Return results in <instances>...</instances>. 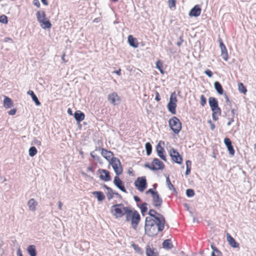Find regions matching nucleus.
<instances>
[{
	"instance_id": "864d4df0",
	"label": "nucleus",
	"mask_w": 256,
	"mask_h": 256,
	"mask_svg": "<svg viewBox=\"0 0 256 256\" xmlns=\"http://www.w3.org/2000/svg\"><path fill=\"white\" fill-rule=\"evenodd\" d=\"M87 171L93 172H94V169L93 166L92 165L89 166L87 168Z\"/></svg>"
},
{
	"instance_id": "338daca9",
	"label": "nucleus",
	"mask_w": 256,
	"mask_h": 256,
	"mask_svg": "<svg viewBox=\"0 0 256 256\" xmlns=\"http://www.w3.org/2000/svg\"><path fill=\"white\" fill-rule=\"evenodd\" d=\"M134 200L136 202H140V198L138 196H134Z\"/></svg>"
},
{
	"instance_id": "9b49d317",
	"label": "nucleus",
	"mask_w": 256,
	"mask_h": 256,
	"mask_svg": "<svg viewBox=\"0 0 256 256\" xmlns=\"http://www.w3.org/2000/svg\"><path fill=\"white\" fill-rule=\"evenodd\" d=\"M98 172L99 174L100 178L104 182H108L110 180L111 177L110 176V172L104 169H99L98 170Z\"/></svg>"
},
{
	"instance_id": "cd10ccee",
	"label": "nucleus",
	"mask_w": 256,
	"mask_h": 256,
	"mask_svg": "<svg viewBox=\"0 0 256 256\" xmlns=\"http://www.w3.org/2000/svg\"><path fill=\"white\" fill-rule=\"evenodd\" d=\"M92 194L95 196L98 201H102L105 198L104 193L100 191H95L92 192Z\"/></svg>"
},
{
	"instance_id": "37998d69",
	"label": "nucleus",
	"mask_w": 256,
	"mask_h": 256,
	"mask_svg": "<svg viewBox=\"0 0 256 256\" xmlns=\"http://www.w3.org/2000/svg\"><path fill=\"white\" fill-rule=\"evenodd\" d=\"M0 22L4 24H6L8 22L7 16L4 14L0 16Z\"/></svg>"
},
{
	"instance_id": "7c9ffc66",
	"label": "nucleus",
	"mask_w": 256,
	"mask_h": 256,
	"mask_svg": "<svg viewBox=\"0 0 256 256\" xmlns=\"http://www.w3.org/2000/svg\"><path fill=\"white\" fill-rule=\"evenodd\" d=\"M209 104L211 109L218 106V102L216 99L213 97L209 98Z\"/></svg>"
},
{
	"instance_id": "13d9d810",
	"label": "nucleus",
	"mask_w": 256,
	"mask_h": 256,
	"mask_svg": "<svg viewBox=\"0 0 256 256\" xmlns=\"http://www.w3.org/2000/svg\"><path fill=\"white\" fill-rule=\"evenodd\" d=\"M224 96L225 99L226 100V102L227 103H230V99H229L228 95L225 93V94H224Z\"/></svg>"
},
{
	"instance_id": "0eeeda50",
	"label": "nucleus",
	"mask_w": 256,
	"mask_h": 256,
	"mask_svg": "<svg viewBox=\"0 0 256 256\" xmlns=\"http://www.w3.org/2000/svg\"><path fill=\"white\" fill-rule=\"evenodd\" d=\"M134 185L136 188L140 192H144L147 188V180L146 176L138 177L134 181Z\"/></svg>"
},
{
	"instance_id": "e2e57ef3",
	"label": "nucleus",
	"mask_w": 256,
	"mask_h": 256,
	"mask_svg": "<svg viewBox=\"0 0 256 256\" xmlns=\"http://www.w3.org/2000/svg\"><path fill=\"white\" fill-rule=\"evenodd\" d=\"M191 168H186V174L188 175L190 172Z\"/></svg>"
},
{
	"instance_id": "a19ab883",
	"label": "nucleus",
	"mask_w": 256,
	"mask_h": 256,
	"mask_svg": "<svg viewBox=\"0 0 256 256\" xmlns=\"http://www.w3.org/2000/svg\"><path fill=\"white\" fill-rule=\"evenodd\" d=\"M206 103V100L204 95H201L200 96V104L202 106H204Z\"/></svg>"
},
{
	"instance_id": "f03ea898",
	"label": "nucleus",
	"mask_w": 256,
	"mask_h": 256,
	"mask_svg": "<svg viewBox=\"0 0 256 256\" xmlns=\"http://www.w3.org/2000/svg\"><path fill=\"white\" fill-rule=\"evenodd\" d=\"M125 218L126 221L130 223L132 228L136 230L141 220L139 212L135 209L130 207L126 212Z\"/></svg>"
},
{
	"instance_id": "774afa93",
	"label": "nucleus",
	"mask_w": 256,
	"mask_h": 256,
	"mask_svg": "<svg viewBox=\"0 0 256 256\" xmlns=\"http://www.w3.org/2000/svg\"><path fill=\"white\" fill-rule=\"evenodd\" d=\"M211 256H220V255L216 254L214 252H212Z\"/></svg>"
},
{
	"instance_id": "b1692460",
	"label": "nucleus",
	"mask_w": 256,
	"mask_h": 256,
	"mask_svg": "<svg viewBox=\"0 0 256 256\" xmlns=\"http://www.w3.org/2000/svg\"><path fill=\"white\" fill-rule=\"evenodd\" d=\"M14 103L11 98L6 96H4V106L6 108H9L13 106Z\"/></svg>"
},
{
	"instance_id": "ddd939ff",
	"label": "nucleus",
	"mask_w": 256,
	"mask_h": 256,
	"mask_svg": "<svg viewBox=\"0 0 256 256\" xmlns=\"http://www.w3.org/2000/svg\"><path fill=\"white\" fill-rule=\"evenodd\" d=\"M218 42L220 43V46L221 50V56L222 58L225 60L227 61L228 59V54L226 46L224 44L221 38H219Z\"/></svg>"
},
{
	"instance_id": "7ed1b4c3",
	"label": "nucleus",
	"mask_w": 256,
	"mask_h": 256,
	"mask_svg": "<svg viewBox=\"0 0 256 256\" xmlns=\"http://www.w3.org/2000/svg\"><path fill=\"white\" fill-rule=\"evenodd\" d=\"M130 206H124L122 204L113 205L110 208V212L116 218H122L126 216Z\"/></svg>"
},
{
	"instance_id": "39448f33",
	"label": "nucleus",
	"mask_w": 256,
	"mask_h": 256,
	"mask_svg": "<svg viewBox=\"0 0 256 256\" xmlns=\"http://www.w3.org/2000/svg\"><path fill=\"white\" fill-rule=\"evenodd\" d=\"M145 168H148L153 171L163 170L164 168V164L157 158H154L152 162L145 164Z\"/></svg>"
},
{
	"instance_id": "09e8293b",
	"label": "nucleus",
	"mask_w": 256,
	"mask_h": 256,
	"mask_svg": "<svg viewBox=\"0 0 256 256\" xmlns=\"http://www.w3.org/2000/svg\"><path fill=\"white\" fill-rule=\"evenodd\" d=\"M16 108H13V109H12L10 110H9L8 112V114H10V115H14L16 114Z\"/></svg>"
},
{
	"instance_id": "79ce46f5",
	"label": "nucleus",
	"mask_w": 256,
	"mask_h": 256,
	"mask_svg": "<svg viewBox=\"0 0 256 256\" xmlns=\"http://www.w3.org/2000/svg\"><path fill=\"white\" fill-rule=\"evenodd\" d=\"M211 248H212V250H213L212 252H214L216 254L220 255V256L222 255L221 252L216 248V247L214 244H212L211 245Z\"/></svg>"
},
{
	"instance_id": "58836bf2",
	"label": "nucleus",
	"mask_w": 256,
	"mask_h": 256,
	"mask_svg": "<svg viewBox=\"0 0 256 256\" xmlns=\"http://www.w3.org/2000/svg\"><path fill=\"white\" fill-rule=\"evenodd\" d=\"M145 146L147 155H150L152 151V146L150 142H148L146 144Z\"/></svg>"
},
{
	"instance_id": "423d86ee",
	"label": "nucleus",
	"mask_w": 256,
	"mask_h": 256,
	"mask_svg": "<svg viewBox=\"0 0 256 256\" xmlns=\"http://www.w3.org/2000/svg\"><path fill=\"white\" fill-rule=\"evenodd\" d=\"M169 126L173 132L178 134L182 130V123L176 116H172L168 121Z\"/></svg>"
},
{
	"instance_id": "052dcab7",
	"label": "nucleus",
	"mask_w": 256,
	"mask_h": 256,
	"mask_svg": "<svg viewBox=\"0 0 256 256\" xmlns=\"http://www.w3.org/2000/svg\"><path fill=\"white\" fill-rule=\"evenodd\" d=\"M18 256H23L20 249H18L17 252Z\"/></svg>"
},
{
	"instance_id": "bb28decb",
	"label": "nucleus",
	"mask_w": 256,
	"mask_h": 256,
	"mask_svg": "<svg viewBox=\"0 0 256 256\" xmlns=\"http://www.w3.org/2000/svg\"><path fill=\"white\" fill-rule=\"evenodd\" d=\"M214 86L216 90L219 94L222 95L224 94V91L222 84L218 82H215Z\"/></svg>"
},
{
	"instance_id": "5fc2aeb1",
	"label": "nucleus",
	"mask_w": 256,
	"mask_h": 256,
	"mask_svg": "<svg viewBox=\"0 0 256 256\" xmlns=\"http://www.w3.org/2000/svg\"><path fill=\"white\" fill-rule=\"evenodd\" d=\"M180 41L177 42V45L180 46L182 45V42H183L184 40L182 38V36H180Z\"/></svg>"
},
{
	"instance_id": "4be33fe9",
	"label": "nucleus",
	"mask_w": 256,
	"mask_h": 256,
	"mask_svg": "<svg viewBox=\"0 0 256 256\" xmlns=\"http://www.w3.org/2000/svg\"><path fill=\"white\" fill-rule=\"evenodd\" d=\"M212 112V116L214 120H217L218 117L221 115L222 111L219 106L211 109Z\"/></svg>"
},
{
	"instance_id": "473e14b6",
	"label": "nucleus",
	"mask_w": 256,
	"mask_h": 256,
	"mask_svg": "<svg viewBox=\"0 0 256 256\" xmlns=\"http://www.w3.org/2000/svg\"><path fill=\"white\" fill-rule=\"evenodd\" d=\"M27 250L30 256H36V250L34 245H30L28 246Z\"/></svg>"
},
{
	"instance_id": "412c9836",
	"label": "nucleus",
	"mask_w": 256,
	"mask_h": 256,
	"mask_svg": "<svg viewBox=\"0 0 256 256\" xmlns=\"http://www.w3.org/2000/svg\"><path fill=\"white\" fill-rule=\"evenodd\" d=\"M128 42L130 45L134 48L138 46L139 43L136 38H134L132 35L128 36Z\"/></svg>"
},
{
	"instance_id": "8fccbe9b",
	"label": "nucleus",
	"mask_w": 256,
	"mask_h": 256,
	"mask_svg": "<svg viewBox=\"0 0 256 256\" xmlns=\"http://www.w3.org/2000/svg\"><path fill=\"white\" fill-rule=\"evenodd\" d=\"M33 4L38 8H40V2L38 0H34Z\"/></svg>"
},
{
	"instance_id": "5701e85b",
	"label": "nucleus",
	"mask_w": 256,
	"mask_h": 256,
	"mask_svg": "<svg viewBox=\"0 0 256 256\" xmlns=\"http://www.w3.org/2000/svg\"><path fill=\"white\" fill-rule=\"evenodd\" d=\"M74 117L77 122H80L84 120L85 114L80 110H76L74 114Z\"/></svg>"
},
{
	"instance_id": "603ef678",
	"label": "nucleus",
	"mask_w": 256,
	"mask_h": 256,
	"mask_svg": "<svg viewBox=\"0 0 256 256\" xmlns=\"http://www.w3.org/2000/svg\"><path fill=\"white\" fill-rule=\"evenodd\" d=\"M156 98H155V100L157 101V102H159L160 101V95L158 93V92L156 91Z\"/></svg>"
},
{
	"instance_id": "9d476101",
	"label": "nucleus",
	"mask_w": 256,
	"mask_h": 256,
	"mask_svg": "<svg viewBox=\"0 0 256 256\" xmlns=\"http://www.w3.org/2000/svg\"><path fill=\"white\" fill-rule=\"evenodd\" d=\"M108 100L113 106H116L120 104L121 98L116 92L110 94L108 96Z\"/></svg>"
},
{
	"instance_id": "4d7b16f0",
	"label": "nucleus",
	"mask_w": 256,
	"mask_h": 256,
	"mask_svg": "<svg viewBox=\"0 0 256 256\" xmlns=\"http://www.w3.org/2000/svg\"><path fill=\"white\" fill-rule=\"evenodd\" d=\"M34 144L38 146H40L42 144V142L40 140H34Z\"/></svg>"
},
{
	"instance_id": "3c124183",
	"label": "nucleus",
	"mask_w": 256,
	"mask_h": 256,
	"mask_svg": "<svg viewBox=\"0 0 256 256\" xmlns=\"http://www.w3.org/2000/svg\"><path fill=\"white\" fill-rule=\"evenodd\" d=\"M186 168H191L192 162L190 160H186Z\"/></svg>"
},
{
	"instance_id": "4468645a",
	"label": "nucleus",
	"mask_w": 256,
	"mask_h": 256,
	"mask_svg": "<svg viewBox=\"0 0 256 256\" xmlns=\"http://www.w3.org/2000/svg\"><path fill=\"white\" fill-rule=\"evenodd\" d=\"M226 240L230 246L233 248H240V244L236 242L234 238L229 234H226Z\"/></svg>"
},
{
	"instance_id": "72a5a7b5",
	"label": "nucleus",
	"mask_w": 256,
	"mask_h": 256,
	"mask_svg": "<svg viewBox=\"0 0 256 256\" xmlns=\"http://www.w3.org/2000/svg\"><path fill=\"white\" fill-rule=\"evenodd\" d=\"M162 246L164 248L170 249L172 247V244L170 240H164L162 243Z\"/></svg>"
},
{
	"instance_id": "4c0bfd02",
	"label": "nucleus",
	"mask_w": 256,
	"mask_h": 256,
	"mask_svg": "<svg viewBox=\"0 0 256 256\" xmlns=\"http://www.w3.org/2000/svg\"><path fill=\"white\" fill-rule=\"evenodd\" d=\"M238 90L244 94H246L247 92V90L246 87L244 86V84L242 82H240L238 84Z\"/></svg>"
},
{
	"instance_id": "6ab92c4d",
	"label": "nucleus",
	"mask_w": 256,
	"mask_h": 256,
	"mask_svg": "<svg viewBox=\"0 0 256 256\" xmlns=\"http://www.w3.org/2000/svg\"><path fill=\"white\" fill-rule=\"evenodd\" d=\"M146 256H159V254L156 249L151 248L149 245L146 246Z\"/></svg>"
},
{
	"instance_id": "f8f14e48",
	"label": "nucleus",
	"mask_w": 256,
	"mask_h": 256,
	"mask_svg": "<svg viewBox=\"0 0 256 256\" xmlns=\"http://www.w3.org/2000/svg\"><path fill=\"white\" fill-rule=\"evenodd\" d=\"M100 150L101 155L106 159L109 163L112 161V159L114 158V153L110 150H108L104 148H100Z\"/></svg>"
},
{
	"instance_id": "6e6552de",
	"label": "nucleus",
	"mask_w": 256,
	"mask_h": 256,
	"mask_svg": "<svg viewBox=\"0 0 256 256\" xmlns=\"http://www.w3.org/2000/svg\"><path fill=\"white\" fill-rule=\"evenodd\" d=\"M109 164L112 166L115 173L117 176H120L122 173V166L120 160L118 158H114L112 161L110 162Z\"/></svg>"
},
{
	"instance_id": "dca6fc26",
	"label": "nucleus",
	"mask_w": 256,
	"mask_h": 256,
	"mask_svg": "<svg viewBox=\"0 0 256 256\" xmlns=\"http://www.w3.org/2000/svg\"><path fill=\"white\" fill-rule=\"evenodd\" d=\"M162 142L161 141L159 142V143L156 146V150L157 152L158 156L162 160L166 162V158L164 154V148L160 145ZM162 144H164V142H162Z\"/></svg>"
},
{
	"instance_id": "0e129e2a",
	"label": "nucleus",
	"mask_w": 256,
	"mask_h": 256,
	"mask_svg": "<svg viewBox=\"0 0 256 256\" xmlns=\"http://www.w3.org/2000/svg\"><path fill=\"white\" fill-rule=\"evenodd\" d=\"M166 182L168 184H170L172 186H173L172 185V184L170 182V181L168 177L166 178Z\"/></svg>"
},
{
	"instance_id": "680f3d73",
	"label": "nucleus",
	"mask_w": 256,
	"mask_h": 256,
	"mask_svg": "<svg viewBox=\"0 0 256 256\" xmlns=\"http://www.w3.org/2000/svg\"><path fill=\"white\" fill-rule=\"evenodd\" d=\"M41 1L42 2V4L45 6H48V4L47 0H41Z\"/></svg>"
},
{
	"instance_id": "1a4fd4ad",
	"label": "nucleus",
	"mask_w": 256,
	"mask_h": 256,
	"mask_svg": "<svg viewBox=\"0 0 256 256\" xmlns=\"http://www.w3.org/2000/svg\"><path fill=\"white\" fill-rule=\"evenodd\" d=\"M170 155L172 160L178 164H181L182 162V158L179 152L174 148H172L170 150Z\"/></svg>"
},
{
	"instance_id": "aec40b11",
	"label": "nucleus",
	"mask_w": 256,
	"mask_h": 256,
	"mask_svg": "<svg viewBox=\"0 0 256 256\" xmlns=\"http://www.w3.org/2000/svg\"><path fill=\"white\" fill-rule=\"evenodd\" d=\"M148 214L150 216V217L153 218L155 220V221L158 222V220L160 218L164 219V217L160 214L158 213L155 210L150 209L149 210Z\"/></svg>"
},
{
	"instance_id": "2eb2a0df",
	"label": "nucleus",
	"mask_w": 256,
	"mask_h": 256,
	"mask_svg": "<svg viewBox=\"0 0 256 256\" xmlns=\"http://www.w3.org/2000/svg\"><path fill=\"white\" fill-rule=\"evenodd\" d=\"M114 183L122 192L126 193L127 192L126 190L124 184V182L120 179L118 176H116L114 178Z\"/></svg>"
},
{
	"instance_id": "c756f323",
	"label": "nucleus",
	"mask_w": 256,
	"mask_h": 256,
	"mask_svg": "<svg viewBox=\"0 0 256 256\" xmlns=\"http://www.w3.org/2000/svg\"><path fill=\"white\" fill-rule=\"evenodd\" d=\"M36 16L38 22H41L42 20L46 18V14L43 10L38 11L36 13Z\"/></svg>"
},
{
	"instance_id": "69168bd1",
	"label": "nucleus",
	"mask_w": 256,
	"mask_h": 256,
	"mask_svg": "<svg viewBox=\"0 0 256 256\" xmlns=\"http://www.w3.org/2000/svg\"><path fill=\"white\" fill-rule=\"evenodd\" d=\"M62 202H58V208L60 210L62 209Z\"/></svg>"
},
{
	"instance_id": "f257e3e1",
	"label": "nucleus",
	"mask_w": 256,
	"mask_h": 256,
	"mask_svg": "<svg viewBox=\"0 0 256 256\" xmlns=\"http://www.w3.org/2000/svg\"><path fill=\"white\" fill-rule=\"evenodd\" d=\"M166 223L165 219L160 218L157 221L153 218L146 217L145 221V233L149 236H154L160 232L164 230Z\"/></svg>"
},
{
	"instance_id": "a18cd8bd",
	"label": "nucleus",
	"mask_w": 256,
	"mask_h": 256,
	"mask_svg": "<svg viewBox=\"0 0 256 256\" xmlns=\"http://www.w3.org/2000/svg\"><path fill=\"white\" fill-rule=\"evenodd\" d=\"M186 194L188 196L192 197L194 195V192L192 189H188L186 191Z\"/></svg>"
},
{
	"instance_id": "ea45409f",
	"label": "nucleus",
	"mask_w": 256,
	"mask_h": 256,
	"mask_svg": "<svg viewBox=\"0 0 256 256\" xmlns=\"http://www.w3.org/2000/svg\"><path fill=\"white\" fill-rule=\"evenodd\" d=\"M170 102H174V103L176 104L178 100H177L176 95V94L175 92H172L170 94Z\"/></svg>"
},
{
	"instance_id": "c03bdc74",
	"label": "nucleus",
	"mask_w": 256,
	"mask_h": 256,
	"mask_svg": "<svg viewBox=\"0 0 256 256\" xmlns=\"http://www.w3.org/2000/svg\"><path fill=\"white\" fill-rule=\"evenodd\" d=\"M146 206H147V204L146 202L142 204V205L140 206V208L141 210V212L142 213L146 212L147 211L148 208H147Z\"/></svg>"
},
{
	"instance_id": "bf43d9fd",
	"label": "nucleus",
	"mask_w": 256,
	"mask_h": 256,
	"mask_svg": "<svg viewBox=\"0 0 256 256\" xmlns=\"http://www.w3.org/2000/svg\"><path fill=\"white\" fill-rule=\"evenodd\" d=\"M114 72L115 74H116L118 76H120L121 74V70L120 68L118 70L114 71Z\"/></svg>"
},
{
	"instance_id": "393cba45",
	"label": "nucleus",
	"mask_w": 256,
	"mask_h": 256,
	"mask_svg": "<svg viewBox=\"0 0 256 256\" xmlns=\"http://www.w3.org/2000/svg\"><path fill=\"white\" fill-rule=\"evenodd\" d=\"M40 25V26L44 28H50L52 27V24L50 20L46 18L42 20L41 22H39Z\"/></svg>"
},
{
	"instance_id": "c9c22d12",
	"label": "nucleus",
	"mask_w": 256,
	"mask_h": 256,
	"mask_svg": "<svg viewBox=\"0 0 256 256\" xmlns=\"http://www.w3.org/2000/svg\"><path fill=\"white\" fill-rule=\"evenodd\" d=\"M132 246L135 252L139 254H142L143 251L141 248H140L138 244L134 243L132 244Z\"/></svg>"
},
{
	"instance_id": "a211bd4d",
	"label": "nucleus",
	"mask_w": 256,
	"mask_h": 256,
	"mask_svg": "<svg viewBox=\"0 0 256 256\" xmlns=\"http://www.w3.org/2000/svg\"><path fill=\"white\" fill-rule=\"evenodd\" d=\"M224 143L226 145L230 154L233 156L234 154L235 150L232 144V142L229 138H226L224 139Z\"/></svg>"
},
{
	"instance_id": "f3484780",
	"label": "nucleus",
	"mask_w": 256,
	"mask_h": 256,
	"mask_svg": "<svg viewBox=\"0 0 256 256\" xmlns=\"http://www.w3.org/2000/svg\"><path fill=\"white\" fill-rule=\"evenodd\" d=\"M202 10L198 5H196L189 12V16H200L201 14Z\"/></svg>"
},
{
	"instance_id": "6e6d98bb",
	"label": "nucleus",
	"mask_w": 256,
	"mask_h": 256,
	"mask_svg": "<svg viewBox=\"0 0 256 256\" xmlns=\"http://www.w3.org/2000/svg\"><path fill=\"white\" fill-rule=\"evenodd\" d=\"M208 122L210 124V128H211V130H214V129L215 128V125H214V124L212 123V122H211L210 120L208 121Z\"/></svg>"
},
{
	"instance_id": "20e7f679",
	"label": "nucleus",
	"mask_w": 256,
	"mask_h": 256,
	"mask_svg": "<svg viewBox=\"0 0 256 256\" xmlns=\"http://www.w3.org/2000/svg\"><path fill=\"white\" fill-rule=\"evenodd\" d=\"M146 195L151 194L152 203L154 206L160 208L162 203V200L160 197L158 192L156 190V188H150L146 192Z\"/></svg>"
},
{
	"instance_id": "c85d7f7f",
	"label": "nucleus",
	"mask_w": 256,
	"mask_h": 256,
	"mask_svg": "<svg viewBox=\"0 0 256 256\" xmlns=\"http://www.w3.org/2000/svg\"><path fill=\"white\" fill-rule=\"evenodd\" d=\"M176 104L172 102H169L168 104V110L173 114H174L176 113Z\"/></svg>"
},
{
	"instance_id": "2f4dec72",
	"label": "nucleus",
	"mask_w": 256,
	"mask_h": 256,
	"mask_svg": "<svg viewBox=\"0 0 256 256\" xmlns=\"http://www.w3.org/2000/svg\"><path fill=\"white\" fill-rule=\"evenodd\" d=\"M27 94L31 96L32 100L34 102L36 106H40V102L32 90H28Z\"/></svg>"
},
{
	"instance_id": "f704fd0d",
	"label": "nucleus",
	"mask_w": 256,
	"mask_h": 256,
	"mask_svg": "<svg viewBox=\"0 0 256 256\" xmlns=\"http://www.w3.org/2000/svg\"><path fill=\"white\" fill-rule=\"evenodd\" d=\"M156 67L160 70L162 74H164V72L163 70V64L160 60H158L156 62Z\"/></svg>"
},
{
	"instance_id": "a878e982",
	"label": "nucleus",
	"mask_w": 256,
	"mask_h": 256,
	"mask_svg": "<svg viewBox=\"0 0 256 256\" xmlns=\"http://www.w3.org/2000/svg\"><path fill=\"white\" fill-rule=\"evenodd\" d=\"M38 205V202L35 200L34 198H31L29 200L28 202V206L29 209L32 211H35L36 210V206Z\"/></svg>"
},
{
	"instance_id": "49530a36",
	"label": "nucleus",
	"mask_w": 256,
	"mask_h": 256,
	"mask_svg": "<svg viewBox=\"0 0 256 256\" xmlns=\"http://www.w3.org/2000/svg\"><path fill=\"white\" fill-rule=\"evenodd\" d=\"M168 4L170 8H174L176 6V0H168Z\"/></svg>"
},
{
	"instance_id": "de8ad7c7",
	"label": "nucleus",
	"mask_w": 256,
	"mask_h": 256,
	"mask_svg": "<svg viewBox=\"0 0 256 256\" xmlns=\"http://www.w3.org/2000/svg\"><path fill=\"white\" fill-rule=\"evenodd\" d=\"M204 73L210 78H211L213 75L212 72L210 70H206Z\"/></svg>"
},
{
	"instance_id": "e433bc0d",
	"label": "nucleus",
	"mask_w": 256,
	"mask_h": 256,
	"mask_svg": "<svg viewBox=\"0 0 256 256\" xmlns=\"http://www.w3.org/2000/svg\"><path fill=\"white\" fill-rule=\"evenodd\" d=\"M38 150L34 146H32L28 150V154L31 157L34 156L36 154Z\"/></svg>"
}]
</instances>
